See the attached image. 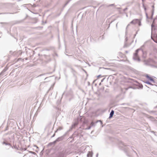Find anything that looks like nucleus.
<instances>
[{
  "instance_id": "f257e3e1",
  "label": "nucleus",
  "mask_w": 157,
  "mask_h": 157,
  "mask_svg": "<svg viewBox=\"0 0 157 157\" xmlns=\"http://www.w3.org/2000/svg\"><path fill=\"white\" fill-rule=\"evenodd\" d=\"M139 51H141V52H143V57L144 59L146 58L147 56V54L146 52H143V51L140 49H138L136 51V53L134 54L133 58L134 59L137 60H139V58L138 56V52Z\"/></svg>"
},
{
  "instance_id": "39448f33",
  "label": "nucleus",
  "mask_w": 157,
  "mask_h": 157,
  "mask_svg": "<svg viewBox=\"0 0 157 157\" xmlns=\"http://www.w3.org/2000/svg\"><path fill=\"white\" fill-rule=\"evenodd\" d=\"M102 77V76H101V75H98V76H97L98 78H99L100 77Z\"/></svg>"
},
{
  "instance_id": "f03ea898",
  "label": "nucleus",
  "mask_w": 157,
  "mask_h": 157,
  "mask_svg": "<svg viewBox=\"0 0 157 157\" xmlns=\"http://www.w3.org/2000/svg\"><path fill=\"white\" fill-rule=\"evenodd\" d=\"M155 83V78L150 77L148 76V84L153 85Z\"/></svg>"
},
{
  "instance_id": "7ed1b4c3",
  "label": "nucleus",
  "mask_w": 157,
  "mask_h": 157,
  "mask_svg": "<svg viewBox=\"0 0 157 157\" xmlns=\"http://www.w3.org/2000/svg\"><path fill=\"white\" fill-rule=\"evenodd\" d=\"M130 23L133 24H137L140 26V21L139 19H135L132 20Z\"/></svg>"
},
{
  "instance_id": "423d86ee",
  "label": "nucleus",
  "mask_w": 157,
  "mask_h": 157,
  "mask_svg": "<svg viewBox=\"0 0 157 157\" xmlns=\"http://www.w3.org/2000/svg\"><path fill=\"white\" fill-rule=\"evenodd\" d=\"M104 79H105L104 78H103V79L101 80V82H102L103 81V80H104Z\"/></svg>"
},
{
  "instance_id": "6e6552de",
  "label": "nucleus",
  "mask_w": 157,
  "mask_h": 157,
  "mask_svg": "<svg viewBox=\"0 0 157 157\" xmlns=\"http://www.w3.org/2000/svg\"><path fill=\"white\" fill-rule=\"evenodd\" d=\"M143 1L144 0H142Z\"/></svg>"
},
{
  "instance_id": "0eeeda50",
  "label": "nucleus",
  "mask_w": 157,
  "mask_h": 157,
  "mask_svg": "<svg viewBox=\"0 0 157 157\" xmlns=\"http://www.w3.org/2000/svg\"><path fill=\"white\" fill-rule=\"evenodd\" d=\"M144 9L145 10H146V8H144Z\"/></svg>"
},
{
  "instance_id": "20e7f679",
  "label": "nucleus",
  "mask_w": 157,
  "mask_h": 157,
  "mask_svg": "<svg viewBox=\"0 0 157 157\" xmlns=\"http://www.w3.org/2000/svg\"><path fill=\"white\" fill-rule=\"evenodd\" d=\"M114 111H113V110H112V111H111V112L110 113V116L109 117V118H110L113 117V115L114 114Z\"/></svg>"
}]
</instances>
